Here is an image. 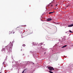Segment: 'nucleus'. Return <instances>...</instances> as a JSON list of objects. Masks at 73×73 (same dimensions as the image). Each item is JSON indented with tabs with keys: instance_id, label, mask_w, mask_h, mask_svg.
<instances>
[{
	"instance_id": "nucleus-19",
	"label": "nucleus",
	"mask_w": 73,
	"mask_h": 73,
	"mask_svg": "<svg viewBox=\"0 0 73 73\" xmlns=\"http://www.w3.org/2000/svg\"><path fill=\"white\" fill-rule=\"evenodd\" d=\"M54 23H56L55 22H54Z\"/></svg>"
},
{
	"instance_id": "nucleus-7",
	"label": "nucleus",
	"mask_w": 73,
	"mask_h": 73,
	"mask_svg": "<svg viewBox=\"0 0 73 73\" xmlns=\"http://www.w3.org/2000/svg\"><path fill=\"white\" fill-rule=\"evenodd\" d=\"M67 46L66 45H65L64 46H63V47H62V48H65V47H66V46Z\"/></svg>"
},
{
	"instance_id": "nucleus-6",
	"label": "nucleus",
	"mask_w": 73,
	"mask_h": 73,
	"mask_svg": "<svg viewBox=\"0 0 73 73\" xmlns=\"http://www.w3.org/2000/svg\"><path fill=\"white\" fill-rule=\"evenodd\" d=\"M52 19L50 18H48L47 19V21H52Z\"/></svg>"
},
{
	"instance_id": "nucleus-10",
	"label": "nucleus",
	"mask_w": 73,
	"mask_h": 73,
	"mask_svg": "<svg viewBox=\"0 0 73 73\" xmlns=\"http://www.w3.org/2000/svg\"><path fill=\"white\" fill-rule=\"evenodd\" d=\"M33 44L34 45H35L36 44V43H35V42H34Z\"/></svg>"
},
{
	"instance_id": "nucleus-13",
	"label": "nucleus",
	"mask_w": 73,
	"mask_h": 73,
	"mask_svg": "<svg viewBox=\"0 0 73 73\" xmlns=\"http://www.w3.org/2000/svg\"><path fill=\"white\" fill-rule=\"evenodd\" d=\"M49 72H50V73H53V72L51 71H49Z\"/></svg>"
},
{
	"instance_id": "nucleus-17",
	"label": "nucleus",
	"mask_w": 73,
	"mask_h": 73,
	"mask_svg": "<svg viewBox=\"0 0 73 73\" xmlns=\"http://www.w3.org/2000/svg\"><path fill=\"white\" fill-rule=\"evenodd\" d=\"M22 31V30H20V31Z\"/></svg>"
},
{
	"instance_id": "nucleus-2",
	"label": "nucleus",
	"mask_w": 73,
	"mask_h": 73,
	"mask_svg": "<svg viewBox=\"0 0 73 73\" xmlns=\"http://www.w3.org/2000/svg\"><path fill=\"white\" fill-rule=\"evenodd\" d=\"M5 49H7V50L9 49V47H8V46H7L6 47H4V48H3V49H2L1 50L3 52V51H5Z\"/></svg>"
},
{
	"instance_id": "nucleus-14",
	"label": "nucleus",
	"mask_w": 73,
	"mask_h": 73,
	"mask_svg": "<svg viewBox=\"0 0 73 73\" xmlns=\"http://www.w3.org/2000/svg\"><path fill=\"white\" fill-rule=\"evenodd\" d=\"M22 46H24V47L25 46V44H23V45H22Z\"/></svg>"
},
{
	"instance_id": "nucleus-15",
	"label": "nucleus",
	"mask_w": 73,
	"mask_h": 73,
	"mask_svg": "<svg viewBox=\"0 0 73 73\" xmlns=\"http://www.w3.org/2000/svg\"><path fill=\"white\" fill-rule=\"evenodd\" d=\"M58 5L57 4H56L55 5V7H57V6Z\"/></svg>"
},
{
	"instance_id": "nucleus-12",
	"label": "nucleus",
	"mask_w": 73,
	"mask_h": 73,
	"mask_svg": "<svg viewBox=\"0 0 73 73\" xmlns=\"http://www.w3.org/2000/svg\"><path fill=\"white\" fill-rule=\"evenodd\" d=\"M69 32H70V33H73V32H72L70 30L69 31Z\"/></svg>"
},
{
	"instance_id": "nucleus-9",
	"label": "nucleus",
	"mask_w": 73,
	"mask_h": 73,
	"mask_svg": "<svg viewBox=\"0 0 73 73\" xmlns=\"http://www.w3.org/2000/svg\"><path fill=\"white\" fill-rule=\"evenodd\" d=\"M54 12H54H50L49 13V14H51V13H53Z\"/></svg>"
},
{
	"instance_id": "nucleus-3",
	"label": "nucleus",
	"mask_w": 73,
	"mask_h": 73,
	"mask_svg": "<svg viewBox=\"0 0 73 73\" xmlns=\"http://www.w3.org/2000/svg\"><path fill=\"white\" fill-rule=\"evenodd\" d=\"M48 69L50 71H52V70H54V69L53 68V67H48Z\"/></svg>"
},
{
	"instance_id": "nucleus-1",
	"label": "nucleus",
	"mask_w": 73,
	"mask_h": 73,
	"mask_svg": "<svg viewBox=\"0 0 73 73\" xmlns=\"http://www.w3.org/2000/svg\"><path fill=\"white\" fill-rule=\"evenodd\" d=\"M47 7H48V8L49 9H52V7H53V2H52L51 3H50Z\"/></svg>"
},
{
	"instance_id": "nucleus-8",
	"label": "nucleus",
	"mask_w": 73,
	"mask_h": 73,
	"mask_svg": "<svg viewBox=\"0 0 73 73\" xmlns=\"http://www.w3.org/2000/svg\"><path fill=\"white\" fill-rule=\"evenodd\" d=\"M11 43L9 44V45H10V48H11L12 47V45H11Z\"/></svg>"
},
{
	"instance_id": "nucleus-4",
	"label": "nucleus",
	"mask_w": 73,
	"mask_h": 73,
	"mask_svg": "<svg viewBox=\"0 0 73 73\" xmlns=\"http://www.w3.org/2000/svg\"><path fill=\"white\" fill-rule=\"evenodd\" d=\"M22 36L24 37L25 36H27V34L25 33H23L22 34Z\"/></svg>"
},
{
	"instance_id": "nucleus-11",
	"label": "nucleus",
	"mask_w": 73,
	"mask_h": 73,
	"mask_svg": "<svg viewBox=\"0 0 73 73\" xmlns=\"http://www.w3.org/2000/svg\"><path fill=\"white\" fill-rule=\"evenodd\" d=\"M19 28V27H18L17 28H16V29L17 30V29H18Z\"/></svg>"
},
{
	"instance_id": "nucleus-18",
	"label": "nucleus",
	"mask_w": 73,
	"mask_h": 73,
	"mask_svg": "<svg viewBox=\"0 0 73 73\" xmlns=\"http://www.w3.org/2000/svg\"><path fill=\"white\" fill-rule=\"evenodd\" d=\"M72 65V66H73V65Z\"/></svg>"
},
{
	"instance_id": "nucleus-5",
	"label": "nucleus",
	"mask_w": 73,
	"mask_h": 73,
	"mask_svg": "<svg viewBox=\"0 0 73 73\" xmlns=\"http://www.w3.org/2000/svg\"><path fill=\"white\" fill-rule=\"evenodd\" d=\"M9 33L10 34H12V33L14 34V33H15V32H14V31H13V30H12L11 31H9Z\"/></svg>"
},
{
	"instance_id": "nucleus-16",
	"label": "nucleus",
	"mask_w": 73,
	"mask_h": 73,
	"mask_svg": "<svg viewBox=\"0 0 73 73\" xmlns=\"http://www.w3.org/2000/svg\"><path fill=\"white\" fill-rule=\"evenodd\" d=\"M5 63V62H4L3 63V65H4V64Z\"/></svg>"
}]
</instances>
